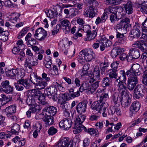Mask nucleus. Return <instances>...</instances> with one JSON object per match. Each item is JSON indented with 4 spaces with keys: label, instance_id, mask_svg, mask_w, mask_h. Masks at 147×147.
<instances>
[{
    "label": "nucleus",
    "instance_id": "obj_1",
    "mask_svg": "<svg viewBox=\"0 0 147 147\" xmlns=\"http://www.w3.org/2000/svg\"><path fill=\"white\" fill-rule=\"evenodd\" d=\"M86 117L83 115H80L76 118V121L74 123L75 129L74 130L73 132L75 134L80 133L82 130L90 135L93 136L98 135L99 133L97 130L93 128L87 129L86 127L82 124V123L84 121Z\"/></svg>",
    "mask_w": 147,
    "mask_h": 147
},
{
    "label": "nucleus",
    "instance_id": "obj_2",
    "mask_svg": "<svg viewBox=\"0 0 147 147\" xmlns=\"http://www.w3.org/2000/svg\"><path fill=\"white\" fill-rule=\"evenodd\" d=\"M102 91L101 89L98 90L96 92V95L97 97L100 96V99L93 102L91 106L92 109L100 111L103 107L104 109H105V103L104 102L109 98L107 94H102Z\"/></svg>",
    "mask_w": 147,
    "mask_h": 147
},
{
    "label": "nucleus",
    "instance_id": "obj_3",
    "mask_svg": "<svg viewBox=\"0 0 147 147\" xmlns=\"http://www.w3.org/2000/svg\"><path fill=\"white\" fill-rule=\"evenodd\" d=\"M95 55L91 49L81 51L78 57V61L80 63L86 61V62H89L95 59Z\"/></svg>",
    "mask_w": 147,
    "mask_h": 147
},
{
    "label": "nucleus",
    "instance_id": "obj_4",
    "mask_svg": "<svg viewBox=\"0 0 147 147\" xmlns=\"http://www.w3.org/2000/svg\"><path fill=\"white\" fill-rule=\"evenodd\" d=\"M5 74L7 77L12 79L20 78L25 76L24 73L20 71L19 69L18 68L8 70L5 72Z\"/></svg>",
    "mask_w": 147,
    "mask_h": 147
},
{
    "label": "nucleus",
    "instance_id": "obj_5",
    "mask_svg": "<svg viewBox=\"0 0 147 147\" xmlns=\"http://www.w3.org/2000/svg\"><path fill=\"white\" fill-rule=\"evenodd\" d=\"M142 69L138 64H134L130 69L127 71L126 74L127 76H137L141 74Z\"/></svg>",
    "mask_w": 147,
    "mask_h": 147
},
{
    "label": "nucleus",
    "instance_id": "obj_6",
    "mask_svg": "<svg viewBox=\"0 0 147 147\" xmlns=\"http://www.w3.org/2000/svg\"><path fill=\"white\" fill-rule=\"evenodd\" d=\"M130 22L129 18L127 17L123 18L120 23L117 25V29H118L119 31L123 30L125 32H127L128 30V28L131 26V24H130Z\"/></svg>",
    "mask_w": 147,
    "mask_h": 147
},
{
    "label": "nucleus",
    "instance_id": "obj_7",
    "mask_svg": "<svg viewBox=\"0 0 147 147\" xmlns=\"http://www.w3.org/2000/svg\"><path fill=\"white\" fill-rule=\"evenodd\" d=\"M80 29L83 30L84 32L86 33V36L87 37V40L90 41V40L94 39L96 36L97 32L96 30H94L92 32L90 30V28L89 26H82Z\"/></svg>",
    "mask_w": 147,
    "mask_h": 147
},
{
    "label": "nucleus",
    "instance_id": "obj_8",
    "mask_svg": "<svg viewBox=\"0 0 147 147\" xmlns=\"http://www.w3.org/2000/svg\"><path fill=\"white\" fill-rule=\"evenodd\" d=\"M134 97L136 99L142 98L144 95L145 92V87L141 84L137 85L134 90Z\"/></svg>",
    "mask_w": 147,
    "mask_h": 147
},
{
    "label": "nucleus",
    "instance_id": "obj_9",
    "mask_svg": "<svg viewBox=\"0 0 147 147\" xmlns=\"http://www.w3.org/2000/svg\"><path fill=\"white\" fill-rule=\"evenodd\" d=\"M47 35V31L42 28H39L36 30L34 36L40 41L44 40Z\"/></svg>",
    "mask_w": 147,
    "mask_h": 147
},
{
    "label": "nucleus",
    "instance_id": "obj_10",
    "mask_svg": "<svg viewBox=\"0 0 147 147\" xmlns=\"http://www.w3.org/2000/svg\"><path fill=\"white\" fill-rule=\"evenodd\" d=\"M56 89L53 87L46 88L45 90L44 94L54 101L57 99V94L55 91Z\"/></svg>",
    "mask_w": 147,
    "mask_h": 147
},
{
    "label": "nucleus",
    "instance_id": "obj_11",
    "mask_svg": "<svg viewBox=\"0 0 147 147\" xmlns=\"http://www.w3.org/2000/svg\"><path fill=\"white\" fill-rule=\"evenodd\" d=\"M38 60L34 57H27L25 61L24 65L26 68H28L31 71H32V68L38 64Z\"/></svg>",
    "mask_w": 147,
    "mask_h": 147
},
{
    "label": "nucleus",
    "instance_id": "obj_12",
    "mask_svg": "<svg viewBox=\"0 0 147 147\" xmlns=\"http://www.w3.org/2000/svg\"><path fill=\"white\" fill-rule=\"evenodd\" d=\"M2 91L6 94H12L13 91V87L9 85V81L5 80L1 83Z\"/></svg>",
    "mask_w": 147,
    "mask_h": 147
},
{
    "label": "nucleus",
    "instance_id": "obj_13",
    "mask_svg": "<svg viewBox=\"0 0 147 147\" xmlns=\"http://www.w3.org/2000/svg\"><path fill=\"white\" fill-rule=\"evenodd\" d=\"M93 7L90 6L84 10L83 15L85 17L92 19L97 14L96 11Z\"/></svg>",
    "mask_w": 147,
    "mask_h": 147
},
{
    "label": "nucleus",
    "instance_id": "obj_14",
    "mask_svg": "<svg viewBox=\"0 0 147 147\" xmlns=\"http://www.w3.org/2000/svg\"><path fill=\"white\" fill-rule=\"evenodd\" d=\"M72 124L71 119L69 118H65L61 121L59 123L60 127L64 130H68L70 128Z\"/></svg>",
    "mask_w": 147,
    "mask_h": 147
},
{
    "label": "nucleus",
    "instance_id": "obj_15",
    "mask_svg": "<svg viewBox=\"0 0 147 147\" xmlns=\"http://www.w3.org/2000/svg\"><path fill=\"white\" fill-rule=\"evenodd\" d=\"M61 28L63 30L65 34H68L71 29V23L67 20H62L60 24Z\"/></svg>",
    "mask_w": 147,
    "mask_h": 147
},
{
    "label": "nucleus",
    "instance_id": "obj_16",
    "mask_svg": "<svg viewBox=\"0 0 147 147\" xmlns=\"http://www.w3.org/2000/svg\"><path fill=\"white\" fill-rule=\"evenodd\" d=\"M16 106L13 105H11L6 108L5 111L8 117H11V119L13 120L16 119V117L13 115L16 112Z\"/></svg>",
    "mask_w": 147,
    "mask_h": 147
},
{
    "label": "nucleus",
    "instance_id": "obj_17",
    "mask_svg": "<svg viewBox=\"0 0 147 147\" xmlns=\"http://www.w3.org/2000/svg\"><path fill=\"white\" fill-rule=\"evenodd\" d=\"M122 98H120V101L122 106L125 108H127L131 102V100L130 96L127 94L125 95H121Z\"/></svg>",
    "mask_w": 147,
    "mask_h": 147
},
{
    "label": "nucleus",
    "instance_id": "obj_18",
    "mask_svg": "<svg viewBox=\"0 0 147 147\" xmlns=\"http://www.w3.org/2000/svg\"><path fill=\"white\" fill-rule=\"evenodd\" d=\"M139 24L136 22L135 25L134 26L133 29L130 32V34L132 36L131 37L133 38H139L141 32L139 30L140 27L139 26Z\"/></svg>",
    "mask_w": 147,
    "mask_h": 147
},
{
    "label": "nucleus",
    "instance_id": "obj_19",
    "mask_svg": "<svg viewBox=\"0 0 147 147\" xmlns=\"http://www.w3.org/2000/svg\"><path fill=\"white\" fill-rule=\"evenodd\" d=\"M141 107L140 103L138 101H134L131 104L130 107L129 115L132 116L140 109Z\"/></svg>",
    "mask_w": 147,
    "mask_h": 147
},
{
    "label": "nucleus",
    "instance_id": "obj_20",
    "mask_svg": "<svg viewBox=\"0 0 147 147\" xmlns=\"http://www.w3.org/2000/svg\"><path fill=\"white\" fill-rule=\"evenodd\" d=\"M147 46V44L144 43L143 41L142 40H137L134 42L132 45V46L134 48H137L139 49L141 51H145L147 48L145 47Z\"/></svg>",
    "mask_w": 147,
    "mask_h": 147
},
{
    "label": "nucleus",
    "instance_id": "obj_21",
    "mask_svg": "<svg viewBox=\"0 0 147 147\" xmlns=\"http://www.w3.org/2000/svg\"><path fill=\"white\" fill-rule=\"evenodd\" d=\"M129 55L132 59H137L139 58L140 55L139 50L136 48H131L129 51Z\"/></svg>",
    "mask_w": 147,
    "mask_h": 147
},
{
    "label": "nucleus",
    "instance_id": "obj_22",
    "mask_svg": "<svg viewBox=\"0 0 147 147\" xmlns=\"http://www.w3.org/2000/svg\"><path fill=\"white\" fill-rule=\"evenodd\" d=\"M31 34L29 32L27 34L25 38V40L26 41L27 46L29 47L36 45L37 42L36 39L31 38Z\"/></svg>",
    "mask_w": 147,
    "mask_h": 147
},
{
    "label": "nucleus",
    "instance_id": "obj_23",
    "mask_svg": "<svg viewBox=\"0 0 147 147\" xmlns=\"http://www.w3.org/2000/svg\"><path fill=\"white\" fill-rule=\"evenodd\" d=\"M44 110L46 111V115L54 116L57 112V108L53 106L45 107Z\"/></svg>",
    "mask_w": 147,
    "mask_h": 147
},
{
    "label": "nucleus",
    "instance_id": "obj_24",
    "mask_svg": "<svg viewBox=\"0 0 147 147\" xmlns=\"http://www.w3.org/2000/svg\"><path fill=\"white\" fill-rule=\"evenodd\" d=\"M87 105V102L85 101L79 103L76 106L77 112L79 113H84L86 111Z\"/></svg>",
    "mask_w": 147,
    "mask_h": 147
},
{
    "label": "nucleus",
    "instance_id": "obj_25",
    "mask_svg": "<svg viewBox=\"0 0 147 147\" xmlns=\"http://www.w3.org/2000/svg\"><path fill=\"white\" fill-rule=\"evenodd\" d=\"M69 143L68 138L63 137L61 138L56 144L55 147H65Z\"/></svg>",
    "mask_w": 147,
    "mask_h": 147
},
{
    "label": "nucleus",
    "instance_id": "obj_26",
    "mask_svg": "<svg viewBox=\"0 0 147 147\" xmlns=\"http://www.w3.org/2000/svg\"><path fill=\"white\" fill-rule=\"evenodd\" d=\"M33 83L35 85V88L40 90L44 89L47 84V82L40 80H36Z\"/></svg>",
    "mask_w": 147,
    "mask_h": 147
},
{
    "label": "nucleus",
    "instance_id": "obj_27",
    "mask_svg": "<svg viewBox=\"0 0 147 147\" xmlns=\"http://www.w3.org/2000/svg\"><path fill=\"white\" fill-rule=\"evenodd\" d=\"M42 120L45 122L46 127L53 124L54 122L53 117L50 115H46L44 116L42 118Z\"/></svg>",
    "mask_w": 147,
    "mask_h": 147
},
{
    "label": "nucleus",
    "instance_id": "obj_28",
    "mask_svg": "<svg viewBox=\"0 0 147 147\" xmlns=\"http://www.w3.org/2000/svg\"><path fill=\"white\" fill-rule=\"evenodd\" d=\"M41 109V107L38 105L34 107H31L26 112V115L28 118L30 117L32 114L34 113Z\"/></svg>",
    "mask_w": 147,
    "mask_h": 147
},
{
    "label": "nucleus",
    "instance_id": "obj_29",
    "mask_svg": "<svg viewBox=\"0 0 147 147\" xmlns=\"http://www.w3.org/2000/svg\"><path fill=\"white\" fill-rule=\"evenodd\" d=\"M23 77H20L19 80L17 81V82L19 84H22V85L26 89L30 88L31 85L29 83V79L28 78L24 79Z\"/></svg>",
    "mask_w": 147,
    "mask_h": 147
},
{
    "label": "nucleus",
    "instance_id": "obj_30",
    "mask_svg": "<svg viewBox=\"0 0 147 147\" xmlns=\"http://www.w3.org/2000/svg\"><path fill=\"white\" fill-rule=\"evenodd\" d=\"M125 50V49L120 48L118 47L113 48L111 52L112 58H115L118 55L121 54Z\"/></svg>",
    "mask_w": 147,
    "mask_h": 147
},
{
    "label": "nucleus",
    "instance_id": "obj_31",
    "mask_svg": "<svg viewBox=\"0 0 147 147\" xmlns=\"http://www.w3.org/2000/svg\"><path fill=\"white\" fill-rule=\"evenodd\" d=\"M126 12L128 14H131L133 11V7L132 3L130 1H128L126 3L123 5Z\"/></svg>",
    "mask_w": 147,
    "mask_h": 147
},
{
    "label": "nucleus",
    "instance_id": "obj_32",
    "mask_svg": "<svg viewBox=\"0 0 147 147\" xmlns=\"http://www.w3.org/2000/svg\"><path fill=\"white\" fill-rule=\"evenodd\" d=\"M99 81L98 80L88 87V92L89 93L92 94L96 90L99 86Z\"/></svg>",
    "mask_w": 147,
    "mask_h": 147
},
{
    "label": "nucleus",
    "instance_id": "obj_33",
    "mask_svg": "<svg viewBox=\"0 0 147 147\" xmlns=\"http://www.w3.org/2000/svg\"><path fill=\"white\" fill-rule=\"evenodd\" d=\"M118 9L117 7L116 6L114 7H111V22H114L115 20V18H117V16H116V13L117 12Z\"/></svg>",
    "mask_w": 147,
    "mask_h": 147
},
{
    "label": "nucleus",
    "instance_id": "obj_34",
    "mask_svg": "<svg viewBox=\"0 0 147 147\" xmlns=\"http://www.w3.org/2000/svg\"><path fill=\"white\" fill-rule=\"evenodd\" d=\"M40 96L38 97L37 98V102H38L40 105H47L48 103L47 102L45 101V96L42 93L40 94Z\"/></svg>",
    "mask_w": 147,
    "mask_h": 147
},
{
    "label": "nucleus",
    "instance_id": "obj_35",
    "mask_svg": "<svg viewBox=\"0 0 147 147\" xmlns=\"http://www.w3.org/2000/svg\"><path fill=\"white\" fill-rule=\"evenodd\" d=\"M36 100L29 94L27 96L26 102L29 105H34L36 104Z\"/></svg>",
    "mask_w": 147,
    "mask_h": 147
},
{
    "label": "nucleus",
    "instance_id": "obj_36",
    "mask_svg": "<svg viewBox=\"0 0 147 147\" xmlns=\"http://www.w3.org/2000/svg\"><path fill=\"white\" fill-rule=\"evenodd\" d=\"M118 90L120 92L121 96L125 95L127 94V90L126 89V87L122 83L119 84Z\"/></svg>",
    "mask_w": 147,
    "mask_h": 147
},
{
    "label": "nucleus",
    "instance_id": "obj_37",
    "mask_svg": "<svg viewBox=\"0 0 147 147\" xmlns=\"http://www.w3.org/2000/svg\"><path fill=\"white\" fill-rule=\"evenodd\" d=\"M100 69L101 73L102 74H105V71H106L105 73H107L109 71V69L107 70V68L109 66L108 64L107 63L104 62V63H101L100 65Z\"/></svg>",
    "mask_w": 147,
    "mask_h": 147
},
{
    "label": "nucleus",
    "instance_id": "obj_38",
    "mask_svg": "<svg viewBox=\"0 0 147 147\" xmlns=\"http://www.w3.org/2000/svg\"><path fill=\"white\" fill-rule=\"evenodd\" d=\"M93 74L94 77H95V78L98 80L100 78V71L99 68L98 66H95L94 67L93 72Z\"/></svg>",
    "mask_w": 147,
    "mask_h": 147
},
{
    "label": "nucleus",
    "instance_id": "obj_39",
    "mask_svg": "<svg viewBox=\"0 0 147 147\" xmlns=\"http://www.w3.org/2000/svg\"><path fill=\"white\" fill-rule=\"evenodd\" d=\"M66 100L63 99V101L61 102V107L62 108L63 111L68 110L70 107V104L69 102L66 101Z\"/></svg>",
    "mask_w": 147,
    "mask_h": 147
},
{
    "label": "nucleus",
    "instance_id": "obj_40",
    "mask_svg": "<svg viewBox=\"0 0 147 147\" xmlns=\"http://www.w3.org/2000/svg\"><path fill=\"white\" fill-rule=\"evenodd\" d=\"M110 6L108 8H106L105 10V11L101 16L100 18L103 22H105L108 17V14H109L110 13Z\"/></svg>",
    "mask_w": 147,
    "mask_h": 147
},
{
    "label": "nucleus",
    "instance_id": "obj_41",
    "mask_svg": "<svg viewBox=\"0 0 147 147\" xmlns=\"http://www.w3.org/2000/svg\"><path fill=\"white\" fill-rule=\"evenodd\" d=\"M20 125L17 123H15L12 127L11 131L13 134H16L20 132Z\"/></svg>",
    "mask_w": 147,
    "mask_h": 147
},
{
    "label": "nucleus",
    "instance_id": "obj_42",
    "mask_svg": "<svg viewBox=\"0 0 147 147\" xmlns=\"http://www.w3.org/2000/svg\"><path fill=\"white\" fill-rule=\"evenodd\" d=\"M41 93L40 91L33 89L31 90V92H30L29 94L36 99V100H37V98L39 96H40Z\"/></svg>",
    "mask_w": 147,
    "mask_h": 147
},
{
    "label": "nucleus",
    "instance_id": "obj_43",
    "mask_svg": "<svg viewBox=\"0 0 147 147\" xmlns=\"http://www.w3.org/2000/svg\"><path fill=\"white\" fill-rule=\"evenodd\" d=\"M9 35V32L7 31H4L0 34V39L2 41H5L7 40Z\"/></svg>",
    "mask_w": 147,
    "mask_h": 147
},
{
    "label": "nucleus",
    "instance_id": "obj_44",
    "mask_svg": "<svg viewBox=\"0 0 147 147\" xmlns=\"http://www.w3.org/2000/svg\"><path fill=\"white\" fill-rule=\"evenodd\" d=\"M62 8L60 6H58L55 8V9H54V11L53 12V15L56 17L57 16H61V14L62 12Z\"/></svg>",
    "mask_w": 147,
    "mask_h": 147
},
{
    "label": "nucleus",
    "instance_id": "obj_45",
    "mask_svg": "<svg viewBox=\"0 0 147 147\" xmlns=\"http://www.w3.org/2000/svg\"><path fill=\"white\" fill-rule=\"evenodd\" d=\"M110 82L109 78L107 77L104 78L102 80V86L103 87H109Z\"/></svg>",
    "mask_w": 147,
    "mask_h": 147
},
{
    "label": "nucleus",
    "instance_id": "obj_46",
    "mask_svg": "<svg viewBox=\"0 0 147 147\" xmlns=\"http://www.w3.org/2000/svg\"><path fill=\"white\" fill-rule=\"evenodd\" d=\"M29 29L28 27H26L23 28L18 34V38L20 39L24 36L27 33Z\"/></svg>",
    "mask_w": 147,
    "mask_h": 147
},
{
    "label": "nucleus",
    "instance_id": "obj_47",
    "mask_svg": "<svg viewBox=\"0 0 147 147\" xmlns=\"http://www.w3.org/2000/svg\"><path fill=\"white\" fill-rule=\"evenodd\" d=\"M53 84L54 86V88H58L59 90L62 92H63L65 90V88L62 85L61 83H58L57 82H54L53 83Z\"/></svg>",
    "mask_w": 147,
    "mask_h": 147
},
{
    "label": "nucleus",
    "instance_id": "obj_48",
    "mask_svg": "<svg viewBox=\"0 0 147 147\" xmlns=\"http://www.w3.org/2000/svg\"><path fill=\"white\" fill-rule=\"evenodd\" d=\"M130 78L129 79L128 81L131 83V84H135L136 85L138 83V77L136 76H129Z\"/></svg>",
    "mask_w": 147,
    "mask_h": 147
},
{
    "label": "nucleus",
    "instance_id": "obj_49",
    "mask_svg": "<svg viewBox=\"0 0 147 147\" xmlns=\"http://www.w3.org/2000/svg\"><path fill=\"white\" fill-rule=\"evenodd\" d=\"M111 111L112 115L115 113L117 115H119L121 114V112L120 109L116 107L113 106L112 107Z\"/></svg>",
    "mask_w": 147,
    "mask_h": 147
},
{
    "label": "nucleus",
    "instance_id": "obj_50",
    "mask_svg": "<svg viewBox=\"0 0 147 147\" xmlns=\"http://www.w3.org/2000/svg\"><path fill=\"white\" fill-rule=\"evenodd\" d=\"M57 131V129L53 127H51L48 131V134L50 135H53L55 134Z\"/></svg>",
    "mask_w": 147,
    "mask_h": 147
},
{
    "label": "nucleus",
    "instance_id": "obj_51",
    "mask_svg": "<svg viewBox=\"0 0 147 147\" xmlns=\"http://www.w3.org/2000/svg\"><path fill=\"white\" fill-rule=\"evenodd\" d=\"M127 55L125 53H123L121 54L119 57L121 61H124L126 59H127V61L129 62L132 59H130L129 56L127 57Z\"/></svg>",
    "mask_w": 147,
    "mask_h": 147
},
{
    "label": "nucleus",
    "instance_id": "obj_52",
    "mask_svg": "<svg viewBox=\"0 0 147 147\" xmlns=\"http://www.w3.org/2000/svg\"><path fill=\"white\" fill-rule=\"evenodd\" d=\"M119 96V93L118 92H115L112 96V99L115 104L117 103Z\"/></svg>",
    "mask_w": 147,
    "mask_h": 147
},
{
    "label": "nucleus",
    "instance_id": "obj_53",
    "mask_svg": "<svg viewBox=\"0 0 147 147\" xmlns=\"http://www.w3.org/2000/svg\"><path fill=\"white\" fill-rule=\"evenodd\" d=\"M103 44L105 43L106 47H109L110 46L108 42H110L109 41L108 39H107L105 37H104L101 38L100 40Z\"/></svg>",
    "mask_w": 147,
    "mask_h": 147
},
{
    "label": "nucleus",
    "instance_id": "obj_54",
    "mask_svg": "<svg viewBox=\"0 0 147 147\" xmlns=\"http://www.w3.org/2000/svg\"><path fill=\"white\" fill-rule=\"evenodd\" d=\"M142 82L143 84L147 85V72H144L142 76Z\"/></svg>",
    "mask_w": 147,
    "mask_h": 147
},
{
    "label": "nucleus",
    "instance_id": "obj_55",
    "mask_svg": "<svg viewBox=\"0 0 147 147\" xmlns=\"http://www.w3.org/2000/svg\"><path fill=\"white\" fill-rule=\"evenodd\" d=\"M80 92L79 91L76 92H73V93L69 94V96L71 98H74L76 97H78L80 95Z\"/></svg>",
    "mask_w": 147,
    "mask_h": 147
},
{
    "label": "nucleus",
    "instance_id": "obj_56",
    "mask_svg": "<svg viewBox=\"0 0 147 147\" xmlns=\"http://www.w3.org/2000/svg\"><path fill=\"white\" fill-rule=\"evenodd\" d=\"M61 28L60 24H57L55 28H54L53 30L52 31V35H54L55 34H57Z\"/></svg>",
    "mask_w": 147,
    "mask_h": 147
},
{
    "label": "nucleus",
    "instance_id": "obj_57",
    "mask_svg": "<svg viewBox=\"0 0 147 147\" xmlns=\"http://www.w3.org/2000/svg\"><path fill=\"white\" fill-rule=\"evenodd\" d=\"M142 37L144 40L147 41V29H142Z\"/></svg>",
    "mask_w": 147,
    "mask_h": 147
},
{
    "label": "nucleus",
    "instance_id": "obj_58",
    "mask_svg": "<svg viewBox=\"0 0 147 147\" xmlns=\"http://www.w3.org/2000/svg\"><path fill=\"white\" fill-rule=\"evenodd\" d=\"M118 65V63L117 61L114 62L111 65V70L117 71V69Z\"/></svg>",
    "mask_w": 147,
    "mask_h": 147
},
{
    "label": "nucleus",
    "instance_id": "obj_59",
    "mask_svg": "<svg viewBox=\"0 0 147 147\" xmlns=\"http://www.w3.org/2000/svg\"><path fill=\"white\" fill-rule=\"evenodd\" d=\"M117 71L111 70V78L116 79L117 77Z\"/></svg>",
    "mask_w": 147,
    "mask_h": 147
},
{
    "label": "nucleus",
    "instance_id": "obj_60",
    "mask_svg": "<svg viewBox=\"0 0 147 147\" xmlns=\"http://www.w3.org/2000/svg\"><path fill=\"white\" fill-rule=\"evenodd\" d=\"M124 1L125 0H111V3L113 5H118Z\"/></svg>",
    "mask_w": 147,
    "mask_h": 147
},
{
    "label": "nucleus",
    "instance_id": "obj_61",
    "mask_svg": "<svg viewBox=\"0 0 147 147\" xmlns=\"http://www.w3.org/2000/svg\"><path fill=\"white\" fill-rule=\"evenodd\" d=\"M16 89L18 91H22L24 89V87L22 86V84H19L18 82L15 84Z\"/></svg>",
    "mask_w": 147,
    "mask_h": 147
},
{
    "label": "nucleus",
    "instance_id": "obj_62",
    "mask_svg": "<svg viewBox=\"0 0 147 147\" xmlns=\"http://www.w3.org/2000/svg\"><path fill=\"white\" fill-rule=\"evenodd\" d=\"M52 64V61L51 59H50L48 61H47L45 63V66L46 68H50Z\"/></svg>",
    "mask_w": 147,
    "mask_h": 147
},
{
    "label": "nucleus",
    "instance_id": "obj_63",
    "mask_svg": "<svg viewBox=\"0 0 147 147\" xmlns=\"http://www.w3.org/2000/svg\"><path fill=\"white\" fill-rule=\"evenodd\" d=\"M126 79V78L125 73H123L122 75L119 77V80L120 82H121V83L124 82Z\"/></svg>",
    "mask_w": 147,
    "mask_h": 147
},
{
    "label": "nucleus",
    "instance_id": "obj_64",
    "mask_svg": "<svg viewBox=\"0 0 147 147\" xmlns=\"http://www.w3.org/2000/svg\"><path fill=\"white\" fill-rule=\"evenodd\" d=\"M90 143V140L88 138H85L83 141V146L84 147H87Z\"/></svg>",
    "mask_w": 147,
    "mask_h": 147
}]
</instances>
